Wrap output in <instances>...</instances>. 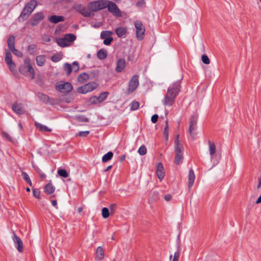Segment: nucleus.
Listing matches in <instances>:
<instances>
[{
	"label": "nucleus",
	"instance_id": "obj_57",
	"mask_svg": "<svg viewBox=\"0 0 261 261\" xmlns=\"http://www.w3.org/2000/svg\"><path fill=\"white\" fill-rule=\"evenodd\" d=\"M171 199H172V195L170 194L166 195L164 196V199L166 201H169L171 200Z\"/></svg>",
	"mask_w": 261,
	"mask_h": 261
},
{
	"label": "nucleus",
	"instance_id": "obj_3",
	"mask_svg": "<svg viewBox=\"0 0 261 261\" xmlns=\"http://www.w3.org/2000/svg\"><path fill=\"white\" fill-rule=\"evenodd\" d=\"M76 39V36L73 34H67L62 38L57 40L58 44L61 47L69 46Z\"/></svg>",
	"mask_w": 261,
	"mask_h": 261
},
{
	"label": "nucleus",
	"instance_id": "obj_15",
	"mask_svg": "<svg viewBox=\"0 0 261 261\" xmlns=\"http://www.w3.org/2000/svg\"><path fill=\"white\" fill-rule=\"evenodd\" d=\"M125 61L123 59H119L116 63V71L117 72H121L125 67Z\"/></svg>",
	"mask_w": 261,
	"mask_h": 261
},
{
	"label": "nucleus",
	"instance_id": "obj_41",
	"mask_svg": "<svg viewBox=\"0 0 261 261\" xmlns=\"http://www.w3.org/2000/svg\"><path fill=\"white\" fill-rule=\"evenodd\" d=\"M36 46L34 44H30L28 46V50L31 55H34Z\"/></svg>",
	"mask_w": 261,
	"mask_h": 261
},
{
	"label": "nucleus",
	"instance_id": "obj_45",
	"mask_svg": "<svg viewBox=\"0 0 261 261\" xmlns=\"http://www.w3.org/2000/svg\"><path fill=\"white\" fill-rule=\"evenodd\" d=\"M33 196L38 199L40 198V191L36 189H33Z\"/></svg>",
	"mask_w": 261,
	"mask_h": 261
},
{
	"label": "nucleus",
	"instance_id": "obj_58",
	"mask_svg": "<svg viewBox=\"0 0 261 261\" xmlns=\"http://www.w3.org/2000/svg\"><path fill=\"white\" fill-rule=\"evenodd\" d=\"M145 5V2L144 1H139L137 3V6L138 7H143V6Z\"/></svg>",
	"mask_w": 261,
	"mask_h": 261
},
{
	"label": "nucleus",
	"instance_id": "obj_36",
	"mask_svg": "<svg viewBox=\"0 0 261 261\" xmlns=\"http://www.w3.org/2000/svg\"><path fill=\"white\" fill-rule=\"evenodd\" d=\"M64 68L66 72L67 75H69L72 71L71 65L68 63H65L64 65Z\"/></svg>",
	"mask_w": 261,
	"mask_h": 261
},
{
	"label": "nucleus",
	"instance_id": "obj_20",
	"mask_svg": "<svg viewBox=\"0 0 261 261\" xmlns=\"http://www.w3.org/2000/svg\"><path fill=\"white\" fill-rule=\"evenodd\" d=\"M55 188L51 182L48 183L44 188V192L48 194H51L54 192Z\"/></svg>",
	"mask_w": 261,
	"mask_h": 261
},
{
	"label": "nucleus",
	"instance_id": "obj_40",
	"mask_svg": "<svg viewBox=\"0 0 261 261\" xmlns=\"http://www.w3.org/2000/svg\"><path fill=\"white\" fill-rule=\"evenodd\" d=\"M62 57V55L60 54H57L52 56L51 60L54 62H57L61 60Z\"/></svg>",
	"mask_w": 261,
	"mask_h": 261
},
{
	"label": "nucleus",
	"instance_id": "obj_64",
	"mask_svg": "<svg viewBox=\"0 0 261 261\" xmlns=\"http://www.w3.org/2000/svg\"><path fill=\"white\" fill-rule=\"evenodd\" d=\"M50 38L48 36H46L45 38H44V40L46 42H49L50 41Z\"/></svg>",
	"mask_w": 261,
	"mask_h": 261
},
{
	"label": "nucleus",
	"instance_id": "obj_44",
	"mask_svg": "<svg viewBox=\"0 0 261 261\" xmlns=\"http://www.w3.org/2000/svg\"><path fill=\"white\" fill-rule=\"evenodd\" d=\"M108 95V92H105L101 93L100 95L98 97L99 99V102H100L103 101L106 98Z\"/></svg>",
	"mask_w": 261,
	"mask_h": 261
},
{
	"label": "nucleus",
	"instance_id": "obj_25",
	"mask_svg": "<svg viewBox=\"0 0 261 261\" xmlns=\"http://www.w3.org/2000/svg\"><path fill=\"white\" fill-rule=\"evenodd\" d=\"M37 5V1L36 0H31L24 7L26 8V9H28L32 12Z\"/></svg>",
	"mask_w": 261,
	"mask_h": 261
},
{
	"label": "nucleus",
	"instance_id": "obj_46",
	"mask_svg": "<svg viewBox=\"0 0 261 261\" xmlns=\"http://www.w3.org/2000/svg\"><path fill=\"white\" fill-rule=\"evenodd\" d=\"M11 51L12 52L15 56L18 57H22L23 56L22 53L15 48L11 50Z\"/></svg>",
	"mask_w": 261,
	"mask_h": 261
},
{
	"label": "nucleus",
	"instance_id": "obj_35",
	"mask_svg": "<svg viewBox=\"0 0 261 261\" xmlns=\"http://www.w3.org/2000/svg\"><path fill=\"white\" fill-rule=\"evenodd\" d=\"M138 153L141 155H144L147 153V148L145 145H142L138 150Z\"/></svg>",
	"mask_w": 261,
	"mask_h": 261
},
{
	"label": "nucleus",
	"instance_id": "obj_2",
	"mask_svg": "<svg viewBox=\"0 0 261 261\" xmlns=\"http://www.w3.org/2000/svg\"><path fill=\"white\" fill-rule=\"evenodd\" d=\"M183 150L182 145L179 141V135H177L174 140V163L177 165L180 164L183 161Z\"/></svg>",
	"mask_w": 261,
	"mask_h": 261
},
{
	"label": "nucleus",
	"instance_id": "obj_62",
	"mask_svg": "<svg viewBox=\"0 0 261 261\" xmlns=\"http://www.w3.org/2000/svg\"><path fill=\"white\" fill-rule=\"evenodd\" d=\"M51 204H52V205H53L54 206H56V205H57V201H56V200H52V201H51Z\"/></svg>",
	"mask_w": 261,
	"mask_h": 261
},
{
	"label": "nucleus",
	"instance_id": "obj_34",
	"mask_svg": "<svg viewBox=\"0 0 261 261\" xmlns=\"http://www.w3.org/2000/svg\"><path fill=\"white\" fill-rule=\"evenodd\" d=\"M168 121L167 120L165 121V126L163 132L164 136L167 140L168 139Z\"/></svg>",
	"mask_w": 261,
	"mask_h": 261
},
{
	"label": "nucleus",
	"instance_id": "obj_56",
	"mask_svg": "<svg viewBox=\"0 0 261 261\" xmlns=\"http://www.w3.org/2000/svg\"><path fill=\"white\" fill-rule=\"evenodd\" d=\"M158 115L157 114H154L153 115L152 117H151V121L153 122V123H155L157 122L158 121Z\"/></svg>",
	"mask_w": 261,
	"mask_h": 261
},
{
	"label": "nucleus",
	"instance_id": "obj_48",
	"mask_svg": "<svg viewBox=\"0 0 261 261\" xmlns=\"http://www.w3.org/2000/svg\"><path fill=\"white\" fill-rule=\"evenodd\" d=\"M28 71L30 72V73L31 74V79H34L35 77V70L32 67V66H29V67H27Z\"/></svg>",
	"mask_w": 261,
	"mask_h": 261
},
{
	"label": "nucleus",
	"instance_id": "obj_30",
	"mask_svg": "<svg viewBox=\"0 0 261 261\" xmlns=\"http://www.w3.org/2000/svg\"><path fill=\"white\" fill-rule=\"evenodd\" d=\"M38 97L41 100L45 102H49L50 103H53L51 101H49V98L48 96L42 93H39L38 94Z\"/></svg>",
	"mask_w": 261,
	"mask_h": 261
},
{
	"label": "nucleus",
	"instance_id": "obj_14",
	"mask_svg": "<svg viewBox=\"0 0 261 261\" xmlns=\"http://www.w3.org/2000/svg\"><path fill=\"white\" fill-rule=\"evenodd\" d=\"M156 173L159 179L162 180L165 176L163 165L161 163H158L156 166Z\"/></svg>",
	"mask_w": 261,
	"mask_h": 261
},
{
	"label": "nucleus",
	"instance_id": "obj_7",
	"mask_svg": "<svg viewBox=\"0 0 261 261\" xmlns=\"http://www.w3.org/2000/svg\"><path fill=\"white\" fill-rule=\"evenodd\" d=\"M97 87V84L94 82H90L87 84L82 86L77 89L78 93L86 94L94 90Z\"/></svg>",
	"mask_w": 261,
	"mask_h": 261
},
{
	"label": "nucleus",
	"instance_id": "obj_26",
	"mask_svg": "<svg viewBox=\"0 0 261 261\" xmlns=\"http://www.w3.org/2000/svg\"><path fill=\"white\" fill-rule=\"evenodd\" d=\"M108 53L106 49L102 48L97 53V57L99 60H103L107 57Z\"/></svg>",
	"mask_w": 261,
	"mask_h": 261
},
{
	"label": "nucleus",
	"instance_id": "obj_49",
	"mask_svg": "<svg viewBox=\"0 0 261 261\" xmlns=\"http://www.w3.org/2000/svg\"><path fill=\"white\" fill-rule=\"evenodd\" d=\"M71 67H72V71L73 70L74 71L76 72L79 69V64L77 62H74L72 63Z\"/></svg>",
	"mask_w": 261,
	"mask_h": 261
},
{
	"label": "nucleus",
	"instance_id": "obj_61",
	"mask_svg": "<svg viewBox=\"0 0 261 261\" xmlns=\"http://www.w3.org/2000/svg\"><path fill=\"white\" fill-rule=\"evenodd\" d=\"M260 202H261V195L260 196H259V197L258 198V199L256 201L255 203L256 204H258V203H259Z\"/></svg>",
	"mask_w": 261,
	"mask_h": 261
},
{
	"label": "nucleus",
	"instance_id": "obj_31",
	"mask_svg": "<svg viewBox=\"0 0 261 261\" xmlns=\"http://www.w3.org/2000/svg\"><path fill=\"white\" fill-rule=\"evenodd\" d=\"M113 156V153L111 151L108 152L107 154L104 155L102 158V161L103 163L107 162L111 160Z\"/></svg>",
	"mask_w": 261,
	"mask_h": 261
},
{
	"label": "nucleus",
	"instance_id": "obj_21",
	"mask_svg": "<svg viewBox=\"0 0 261 261\" xmlns=\"http://www.w3.org/2000/svg\"><path fill=\"white\" fill-rule=\"evenodd\" d=\"M15 39L13 35H10L7 39L8 46L10 51L15 48Z\"/></svg>",
	"mask_w": 261,
	"mask_h": 261
},
{
	"label": "nucleus",
	"instance_id": "obj_42",
	"mask_svg": "<svg viewBox=\"0 0 261 261\" xmlns=\"http://www.w3.org/2000/svg\"><path fill=\"white\" fill-rule=\"evenodd\" d=\"M2 134L3 137L5 138L7 140L11 141V142H12L13 141V138L11 136V135L9 133H8L6 132H4V131H2Z\"/></svg>",
	"mask_w": 261,
	"mask_h": 261
},
{
	"label": "nucleus",
	"instance_id": "obj_6",
	"mask_svg": "<svg viewBox=\"0 0 261 261\" xmlns=\"http://www.w3.org/2000/svg\"><path fill=\"white\" fill-rule=\"evenodd\" d=\"M135 26L136 29V36L139 40H142L144 38L145 29L142 22L137 20L135 22Z\"/></svg>",
	"mask_w": 261,
	"mask_h": 261
},
{
	"label": "nucleus",
	"instance_id": "obj_60",
	"mask_svg": "<svg viewBox=\"0 0 261 261\" xmlns=\"http://www.w3.org/2000/svg\"><path fill=\"white\" fill-rule=\"evenodd\" d=\"M38 172H39V175H40V177L41 178L44 179L46 177V175L44 173H43L41 172H40V171H39Z\"/></svg>",
	"mask_w": 261,
	"mask_h": 261
},
{
	"label": "nucleus",
	"instance_id": "obj_24",
	"mask_svg": "<svg viewBox=\"0 0 261 261\" xmlns=\"http://www.w3.org/2000/svg\"><path fill=\"white\" fill-rule=\"evenodd\" d=\"M37 64L39 66L44 65L46 62V57L44 55H39L36 58Z\"/></svg>",
	"mask_w": 261,
	"mask_h": 261
},
{
	"label": "nucleus",
	"instance_id": "obj_18",
	"mask_svg": "<svg viewBox=\"0 0 261 261\" xmlns=\"http://www.w3.org/2000/svg\"><path fill=\"white\" fill-rule=\"evenodd\" d=\"M195 176L193 170H190L188 174V188L190 189L193 185Z\"/></svg>",
	"mask_w": 261,
	"mask_h": 261
},
{
	"label": "nucleus",
	"instance_id": "obj_50",
	"mask_svg": "<svg viewBox=\"0 0 261 261\" xmlns=\"http://www.w3.org/2000/svg\"><path fill=\"white\" fill-rule=\"evenodd\" d=\"M113 40V37L111 36L110 37H109L108 38H106L104 39L103 40V44L106 45H109L112 41Z\"/></svg>",
	"mask_w": 261,
	"mask_h": 261
},
{
	"label": "nucleus",
	"instance_id": "obj_52",
	"mask_svg": "<svg viewBox=\"0 0 261 261\" xmlns=\"http://www.w3.org/2000/svg\"><path fill=\"white\" fill-rule=\"evenodd\" d=\"M90 132L89 131H82L80 132L78 134V136L81 137H85L87 136L89 134Z\"/></svg>",
	"mask_w": 261,
	"mask_h": 261
},
{
	"label": "nucleus",
	"instance_id": "obj_23",
	"mask_svg": "<svg viewBox=\"0 0 261 261\" xmlns=\"http://www.w3.org/2000/svg\"><path fill=\"white\" fill-rule=\"evenodd\" d=\"M89 75L86 73V72H83L81 74H80L78 76H77V81L81 83V84H83L86 82H87L88 80H89Z\"/></svg>",
	"mask_w": 261,
	"mask_h": 261
},
{
	"label": "nucleus",
	"instance_id": "obj_43",
	"mask_svg": "<svg viewBox=\"0 0 261 261\" xmlns=\"http://www.w3.org/2000/svg\"><path fill=\"white\" fill-rule=\"evenodd\" d=\"M139 107V103L137 101H133L130 104V110L132 111L136 110Z\"/></svg>",
	"mask_w": 261,
	"mask_h": 261
},
{
	"label": "nucleus",
	"instance_id": "obj_22",
	"mask_svg": "<svg viewBox=\"0 0 261 261\" xmlns=\"http://www.w3.org/2000/svg\"><path fill=\"white\" fill-rule=\"evenodd\" d=\"M31 13V11L28 9H26V8L24 7L19 17V19L23 21L24 19H26Z\"/></svg>",
	"mask_w": 261,
	"mask_h": 261
},
{
	"label": "nucleus",
	"instance_id": "obj_53",
	"mask_svg": "<svg viewBox=\"0 0 261 261\" xmlns=\"http://www.w3.org/2000/svg\"><path fill=\"white\" fill-rule=\"evenodd\" d=\"M90 102L92 103H97L99 102V99L98 97L93 96L90 98Z\"/></svg>",
	"mask_w": 261,
	"mask_h": 261
},
{
	"label": "nucleus",
	"instance_id": "obj_59",
	"mask_svg": "<svg viewBox=\"0 0 261 261\" xmlns=\"http://www.w3.org/2000/svg\"><path fill=\"white\" fill-rule=\"evenodd\" d=\"M79 120L82 122H88V119L84 117H80Z\"/></svg>",
	"mask_w": 261,
	"mask_h": 261
},
{
	"label": "nucleus",
	"instance_id": "obj_13",
	"mask_svg": "<svg viewBox=\"0 0 261 261\" xmlns=\"http://www.w3.org/2000/svg\"><path fill=\"white\" fill-rule=\"evenodd\" d=\"M77 10L83 16L85 17H90L93 15L91 10L88 7L85 8L81 6L77 7Z\"/></svg>",
	"mask_w": 261,
	"mask_h": 261
},
{
	"label": "nucleus",
	"instance_id": "obj_27",
	"mask_svg": "<svg viewBox=\"0 0 261 261\" xmlns=\"http://www.w3.org/2000/svg\"><path fill=\"white\" fill-rule=\"evenodd\" d=\"M49 20L51 22L57 23L59 22L63 21L64 17L61 16L53 15L49 17Z\"/></svg>",
	"mask_w": 261,
	"mask_h": 261
},
{
	"label": "nucleus",
	"instance_id": "obj_47",
	"mask_svg": "<svg viewBox=\"0 0 261 261\" xmlns=\"http://www.w3.org/2000/svg\"><path fill=\"white\" fill-rule=\"evenodd\" d=\"M201 60L203 63L205 64H209L210 63V60L208 57L205 55H203L201 57Z\"/></svg>",
	"mask_w": 261,
	"mask_h": 261
},
{
	"label": "nucleus",
	"instance_id": "obj_63",
	"mask_svg": "<svg viewBox=\"0 0 261 261\" xmlns=\"http://www.w3.org/2000/svg\"><path fill=\"white\" fill-rule=\"evenodd\" d=\"M112 165H110L109 166H108L105 169V172H107V171H108L109 170H110L111 168H112Z\"/></svg>",
	"mask_w": 261,
	"mask_h": 261
},
{
	"label": "nucleus",
	"instance_id": "obj_17",
	"mask_svg": "<svg viewBox=\"0 0 261 261\" xmlns=\"http://www.w3.org/2000/svg\"><path fill=\"white\" fill-rule=\"evenodd\" d=\"M197 124V119L195 117H192L190 121L189 133L191 136H194L193 131L195 129Z\"/></svg>",
	"mask_w": 261,
	"mask_h": 261
},
{
	"label": "nucleus",
	"instance_id": "obj_9",
	"mask_svg": "<svg viewBox=\"0 0 261 261\" xmlns=\"http://www.w3.org/2000/svg\"><path fill=\"white\" fill-rule=\"evenodd\" d=\"M139 85L138 76L134 75L129 82L127 90L129 93L134 92Z\"/></svg>",
	"mask_w": 261,
	"mask_h": 261
},
{
	"label": "nucleus",
	"instance_id": "obj_38",
	"mask_svg": "<svg viewBox=\"0 0 261 261\" xmlns=\"http://www.w3.org/2000/svg\"><path fill=\"white\" fill-rule=\"evenodd\" d=\"M58 173L60 176H62V177H63L65 178L67 177L68 176V173H67L66 170L65 169H61L58 170Z\"/></svg>",
	"mask_w": 261,
	"mask_h": 261
},
{
	"label": "nucleus",
	"instance_id": "obj_33",
	"mask_svg": "<svg viewBox=\"0 0 261 261\" xmlns=\"http://www.w3.org/2000/svg\"><path fill=\"white\" fill-rule=\"evenodd\" d=\"M21 175H22V177L23 178V179L26 182H27L30 185V186H32V182L30 179V178L29 175L27 173L23 172L21 174Z\"/></svg>",
	"mask_w": 261,
	"mask_h": 261
},
{
	"label": "nucleus",
	"instance_id": "obj_54",
	"mask_svg": "<svg viewBox=\"0 0 261 261\" xmlns=\"http://www.w3.org/2000/svg\"><path fill=\"white\" fill-rule=\"evenodd\" d=\"M179 252L176 251L174 253L172 261H179Z\"/></svg>",
	"mask_w": 261,
	"mask_h": 261
},
{
	"label": "nucleus",
	"instance_id": "obj_37",
	"mask_svg": "<svg viewBox=\"0 0 261 261\" xmlns=\"http://www.w3.org/2000/svg\"><path fill=\"white\" fill-rule=\"evenodd\" d=\"M102 216L104 219H106L110 216V212L109 209L107 207H103L102 209Z\"/></svg>",
	"mask_w": 261,
	"mask_h": 261
},
{
	"label": "nucleus",
	"instance_id": "obj_19",
	"mask_svg": "<svg viewBox=\"0 0 261 261\" xmlns=\"http://www.w3.org/2000/svg\"><path fill=\"white\" fill-rule=\"evenodd\" d=\"M208 149L210 151V154L211 159L213 158V155L216 152V147L215 143L211 141H208Z\"/></svg>",
	"mask_w": 261,
	"mask_h": 261
},
{
	"label": "nucleus",
	"instance_id": "obj_32",
	"mask_svg": "<svg viewBox=\"0 0 261 261\" xmlns=\"http://www.w3.org/2000/svg\"><path fill=\"white\" fill-rule=\"evenodd\" d=\"M112 34H113V33L111 31H102L101 33L100 37L101 39L104 40L106 38L111 37Z\"/></svg>",
	"mask_w": 261,
	"mask_h": 261
},
{
	"label": "nucleus",
	"instance_id": "obj_10",
	"mask_svg": "<svg viewBox=\"0 0 261 261\" xmlns=\"http://www.w3.org/2000/svg\"><path fill=\"white\" fill-rule=\"evenodd\" d=\"M13 234L12 239L14 243L16 244V248L19 252H22L23 250L22 241L20 238L15 234L14 231H13Z\"/></svg>",
	"mask_w": 261,
	"mask_h": 261
},
{
	"label": "nucleus",
	"instance_id": "obj_16",
	"mask_svg": "<svg viewBox=\"0 0 261 261\" xmlns=\"http://www.w3.org/2000/svg\"><path fill=\"white\" fill-rule=\"evenodd\" d=\"M105 257V253L103 248L99 246L96 248L95 259L97 261L102 260Z\"/></svg>",
	"mask_w": 261,
	"mask_h": 261
},
{
	"label": "nucleus",
	"instance_id": "obj_8",
	"mask_svg": "<svg viewBox=\"0 0 261 261\" xmlns=\"http://www.w3.org/2000/svg\"><path fill=\"white\" fill-rule=\"evenodd\" d=\"M72 86L68 82L60 84L56 86V89L61 93H68L72 91Z\"/></svg>",
	"mask_w": 261,
	"mask_h": 261
},
{
	"label": "nucleus",
	"instance_id": "obj_39",
	"mask_svg": "<svg viewBox=\"0 0 261 261\" xmlns=\"http://www.w3.org/2000/svg\"><path fill=\"white\" fill-rule=\"evenodd\" d=\"M5 61L7 64H8L9 63L13 62V61L12 60L11 54L8 51H7L6 53Z\"/></svg>",
	"mask_w": 261,
	"mask_h": 261
},
{
	"label": "nucleus",
	"instance_id": "obj_29",
	"mask_svg": "<svg viewBox=\"0 0 261 261\" xmlns=\"http://www.w3.org/2000/svg\"><path fill=\"white\" fill-rule=\"evenodd\" d=\"M35 125L36 127L40 131L42 132H50L51 129L48 128L47 126L45 125H44L40 123L39 122H35Z\"/></svg>",
	"mask_w": 261,
	"mask_h": 261
},
{
	"label": "nucleus",
	"instance_id": "obj_28",
	"mask_svg": "<svg viewBox=\"0 0 261 261\" xmlns=\"http://www.w3.org/2000/svg\"><path fill=\"white\" fill-rule=\"evenodd\" d=\"M115 32L118 36L121 37L125 35L127 29L124 27H120L116 29Z\"/></svg>",
	"mask_w": 261,
	"mask_h": 261
},
{
	"label": "nucleus",
	"instance_id": "obj_51",
	"mask_svg": "<svg viewBox=\"0 0 261 261\" xmlns=\"http://www.w3.org/2000/svg\"><path fill=\"white\" fill-rule=\"evenodd\" d=\"M7 64L9 66V69L11 71H14L15 70L16 65L13 62L9 63Z\"/></svg>",
	"mask_w": 261,
	"mask_h": 261
},
{
	"label": "nucleus",
	"instance_id": "obj_4",
	"mask_svg": "<svg viewBox=\"0 0 261 261\" xmlns=\"http://www.w3.org/2000/svg\"><path fill=\"white\" fill-rule=\"evenodd\" d=\"M106 8L113 15L116 17L122 16V13L115 3L109 1H106Z\"/></svg>",
	"mask_w": 261,
	"mask_h": 261
},
{
	"label": "nucleus",
	"instance_id": "obj_12",
	"mask_svg": "<svg viewBox=\"0 0 261 261\" xmlns=\"http://www.w3.org/2000/svg\"><path fill=\"white\" fill-rule=\"evenodd\" d=\"M13 111L18 115H22L25 113V109L22 105L17 102H14L12 106Z\"/></svg>",
	"mask_w": 261,
	"mask_h": 261
},
{
	"label": "nucleus",
	"instance_id": "obj_5",
	"mask_svg": "<svg viewBox=\"0 0 261 261\" xmlns=\"http://www.w3.org/2000/svg\"><path fill=\"white\" fill-rule=\"evenodd\" d=\"M106 1H98L89 3L88 7L93 12L106 8Z\"/></svg>",
	"mask_w": 261,
	"mask_h": 261
},
{
	"label": "nucleus",
	"instance_id": "obj_1",
	"mask_svg": "<svg viewBox=\"0 0 261 261\" xmlns=\"http://www.w3.org/2000/svg\"><path fill=\"white\" fill-rule=\"evenodd\" d=\"M180 89L179 81L174 83L170 86L162 100L163 103L165 106L171 107L175 102V98L178 94Z\"/></svg>",
	"mask_w": 261,
	"mask_h": 261
},
{
	"label": "nucleus",
	"instance_id": "obj_55",
	"mask_svg": "<svg viewBox=\"0 0 261 261\" xmlns=\"http://www.w3.org/2000/svg\"><path fill=\"white\" fill-rule=\"evenodd\" d=\"M24 63L27 66V67H29V66H31V60L29 58H25L24 61Z\"/></svg>",
	"mask_w": 261,
	"mask_h": 261
},
{
	"label": "nucleus",
	"instance_id": "obj_11",
	"mask_svg": "<svg viewBox=\"0 0 261 261\" xmlns=\"http://www.w3.org/2000/svg\"><path fill=\"white\" fill-rule=\"evenodd\" d=\"M44 18V14L42 12H38L35 14L32 18L30 20V23L32 26L37 25L39 22Z\"/></svg>",
	"mask_w": 261,
	"mask_h": 261
}]
</instances>
